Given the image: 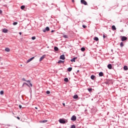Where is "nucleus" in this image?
I'll use <instances>...</instances> for the list:
<instances>
[{"label": "nucleus", "mask_w": 128, "mask_h": 128, "mask_svg": "<svg viewBox=\"0 0 128 128\" xmlns=\"http://www.w3.org/2000/svg\"><path fill=\"white\" fill-rule=\"evenodd\" d=\"M72 68H68V72H72Z\"/></svg>", "instance_id": "aec40b11"}, {"label": "nucleus", "mask_w": 128, "mask_h": 128, "mask_svg": "<svg viewBox=\"0 0 128 128\" xmlns=\"http://www.w3.org/2000/svg\"><path fill=\"white\" fill-rule=\"evenodd\" d=\"M46 94H50V91H46Z\"/></svg>", "instance_id": "2f4dec72"}, {"label": "nucleus", "mask_w": 128, "mask_h": 128, "mask_svg": "<svg viewBox=\"0 0 128 128\" xmlns=\"http://www.w3.org/2000/svg\"><path fill=\"white\" fill-rule=\"evenodd\" d=\"M76 128V126H74V125H72V126H71V128Z\"/></svg>", "instance_id": "473e14b6"}, {"label": "nucleus", "mask_w": 128, "mask_h": 128, "mask_svg": "<svg viewBox=\"0 0 128 128\" xmlns=\"http://www.w3.org/2000/svg\"><path fill=\"white\" fill-rule=\"evenodd\" d=\"M80 2L82 4H84V6H88V2H86L85 0H81Z\"/></svg>", "instance_id": "f03ea898"}, {"label": "nucleus", "mask_w": 128, "mask_h": 128, "mask_svg": "<svg viewBox=\"0 0 128 128\" xmlns=\"http://www.w3.org/2000/svg\"><path fill=\"white\" fill-rule=\"evenodd\" d=\"M43 32H46V30H44Z\"/></svg>", "instance_id": "09e8293b"}, {"label": "nucleus", "mask_w": 128, "mask_h": 128, "mask_svg": "<svg viewBox=\"0 0 128 128\" xmlns=\"http://www.w3.org/2000/svg\"><path fill=\"white\" fill-rule=\"evenodd\" d=\"M46 30L47 32H48L50 30V28L46 27Z\"/></svg>", "instance_id": "cd10ccee"}, {"label": "nucleus", "mask_w": 128, "mask_h": 128, "mask_svg": "<svg viewBox=\"0 0 128 128\" xmlns=\"http://www.w3.org/2000/svg\"><path fill=\"white\" fill-rule=\"evenodd\" d=\"M124 70H128V66H124Z\"/></svg>", "instance_id": "6ab92c4d"}, {"label": "nucleus", "mask_w": 128, "mask_h": 128, "mask_svg": "<svg viewBox=\"0 0 128 128\" xmlns=\"http://www.w3.org/2000/svg\"><path fill=\"white\" fill-rule=\"evenodd\" d=\"M63 37H64L65 38H68V36L67 35L63 36Z\"/></svg>", "instance_id": "c756f323"}, {"label": "nucleus", "mask_w": 128, "mask_h": 128, "mask_svg": "<svg viewBox=\"0 0 128 128\" xmlns=\"http://www.w3.org/2000/svg\"><path fill=\"white\" fill-rule=\"evenodd\" d=\"M46 56V54L43 55L40 58V62H42V60H44V58Z\"/></svg>", "instance_id": "0eeeda50"}, {"label": "nucleus", "mask_w": 128, "mask_h": 128, "mask_svg": "<svg viewBox=\"0 0 128 128\" xmlns=\"http://www.w3.org/2000/svg\"><path fill=\"white\" fill-rule=\"evenodd\" d=\"M72 2H74V0H72Z\"/></svg>", "instance_id": "37998d69"}, {"label": "nucleus", "mask_w": 128, "mask_h": 128, "mask_svg": "<svg viewBox=\"0 0 128 128\" xmlns=\"http://www.w3.org/2000/svg\"><path fill=\"white\" fill-rule=\"evenodd\" d=\"M54 50H56V52H58V48L56 46H55L54 48Z\"/></svg>", "instance_id": "412c9836"}, {"label": "nucleus", "mask_w": 128, "mask_h": 128, "mask_svg": "<svg viewBox=\"0 0 128 128\" xmlns=\"http://www.w3.org/2000/svg\"><path fill=\"white\" fill-rule=\"evenodd\" d=\"M62 104H63L64 106H66V104L64 103H63Z\"/></svg>", "instance_id": "58836bf2"}, {"label": "nucleus", "mask_w": 128, "mask_h": 128, "mask_svg": "<svg viewBox=\"0 0 128 128\" xmlns=\"http://www.w3.org/2000/svg\"><path fill=\"white\" fill-rule=\"evenodd\" d=\"M88 90L90 92H92V88H90L88 89Z\"/></svg>", "instance_id": "a878e982"}, {"label": "nucleus", "mask_w": 128, "mask_h": 128, "mask_svg": "<svg viewBox=\"0 0 128 128\" xmlns=\"http://www.w3.org/2000/svg\"><path fill=\"white\" fill-rule=\"evenodd\" d=\"M17 118H18V120H20V117H17Z\"/></svg>", "instance_id": "a19ab883"}, {"label": "nucleus", "mask_w": 128, "mask_h": 128, "mask_svg": "<svg viewBox=\"0 0 128 128\" xmlns=\"http://www.w3.org/2000/svg\"><path fill=\"white\" fill-rule=\"evenodd\" d=\"M24 8H26V6H20L21 10H24Z\"/></svg>", "instance_id": "bb28decb"}, {"label": "nucleus", "mask_w": 128, "mask_h": 128, "mask_svg": "<svg viewBox=\"0 0 128 128\" xmlns=\"http://www.w3.org/2000/svg\"><path fill=\"white\" fill-rule=\"evenodd\" d=\"M76 58H74L71 60V62H76Z\"/></svg>", "instance_id": "f8f14e48"}, {"label": "nucleus", "mask_w": 128, "mask_h": 128, "mask_svg": "<svg viewBox=\"0 0 128 128\" xmlns=\"http://www.w3.org/2000/svg\"><path fill=\"white\" fill-rule=\"evenodd\" d=\"M94 40H96V42H98V38L94 37Z\"/></svg>", "instance_id": "a211bd4d"}, {"label": "nucleus", "mask_w": 128, "mask_h": 128, "mask_svg": "<svg viewBox=\"0 0 128 128\" xmlns=\"http://www.w3.org/2000/svg\"><path fill=\"white\" fill-rule=\"evenodd\" d=\"M36 110H38V108L37 107H35Z\"/></svg>", "instance_id": "a18cd8bd"}, {"label": "nucleus", "mask_w": 128, "mask_h": 128, "mask_svg": "<svg viewBox=\"0 0 128 128\" xmlns=\"http://www.w3.org/2000/svg\"><path fill=\"white\" fill-rule=\"evenodd\" d=\"M5 50L6 52H10V48H5Z\"/></svg>", "instance_id": "4468645a"}, {"label": "nucleus", "mask_w": 128, "mask_h": 128, "mask_svg": "<svg viewBox=\"0 0 128 128\" xmlns=\"http://www.w3.org/2000/svg\"><path fill=\"white\" fill-rule=\"evenodd\" d=\"M2 14V10H0V14Z\"/></svg>", "instance_id": "4c0bfd02"}, {"label": "nucleus", "mask_w": 128, "mask_h": 128, "mask_svg": "<svg viewBox=\"0 0 128 128\" xmlns=\"http://www.w3.org/2000/svg\"><path fill=\"white\" fill-rule=\"evenodd\" d=\"M22 80H24V82H28V84H30V86H32V83H30V80H26V79L24 78H22Z\"/></svg>", "instance_id": "f257e3e1"}, {"label": "nucleus", "mask_w": 128, "mask_h": 128, "mask_svg": "<svg viewBox=\"0 0 128 128\" xmlns=\"http://www.w3.org/2000/svg\"><path fill=\"white\" fill-rule=\"evenodd\" d=\"M128 40V38L124 36H122L121 38V40H122V42H124V40Z\"/></svg>", "instance_id": "7ed1b4c3"}, {"label": "nucleus", "mask_w": 128, "mask_h": 128, "mask_svg": "<svg viewBox=\"0 0 128 128\" xmlns=\"http://www.w3.org/2000/svg\"><path fill=\"white\" fill-rule=\"evenodd\" d=\"M120 46H121V48H122V46H124V43L122 42H120Z\"/></svg>", "instance_id": "393cba45"}, {"label": "nucleus", "mask_w": 128, "mask_h": 128, "mask_svg": "<svg viewBox=\"0 0 128 128\" xmlns=\"http://www.w3.org/2000/svg\"><path fill=\"white\" fill-rule=\"evenodd\" d=\"M8 32V30L7 29L4 28L2 30V32L4 33H6Z\"/></svg>", "instance_id": "9d476101"}, {"label": "nucleus", "mask_w": 128, "mask_h": 128, "mask_svg": "<svg viewBox=\"0 0 128 128\" xmlns=\"http://www.w3.org/2000/svg\"><path fill=\"white\" fill-rule=\"evenodd\" d=\"M19 34L20 36H22V32H20Z\"/></svg>", "instance_id": "c03bdc74"}, {"label": "nucleus", "mask_w": 128, "mask_h": 128, "mask_svg": "<svg viewBox=\"0 0 128 128\" xmlns=\"http://www.w3.org/2000/svg\"><path fill=\"white\" fill-rule=\"evenodd\" d=\"M64 62L62 60H60L58 62V64H64Z\"/></svg>", "instance_id": "4be33fe9"}, {"label": "nucleus", "mask_w": 128, "mask_h": 128, "mask_svg": "<svg viewBox=\"0 0 128 128\" xmlns=\"http://www.w3.org/2000/svg\"><path fill=\"white\" fill-rule=\"evenodd\" d=\"M99 76H104V73L102 72H100L99 73Z\"/></svg>", "instance_id": "dca6fc26"}, {"label": "nucleus", "mask_w": 128, "mask_h": 128, "mask_svg": "<svg viewBox=\"0 0 128 128\" xmlns=\"http://www.w3.org/2000/svg\"><path fill=\"white\" fill-rule=\"evenodd\" d=\"M82 28H86V25H83Z\"/></svg>", "instance_id": "f704fd0d"}, {"label": "nucleus", "mask_w": 128, "mask_h": 128, "mask_svg": "<svg viewBox=\"0 0 128 128\" xmlns=\"http://www.w3.org/2000/svg\"><path fill=\"white\" fill-rule=\"evenodd\" d=\"M24 84H26V86H28V84L26 82L24 83L23 86H24Z\"/></svg>", "instance_id": "72a5a7b5"}, {"label": "nucleus", "mask_w": 128, "mask_h": 128, "mask_svg": "<svg viewBox=\"0 0 128 128\" xmlns=\"http://www.w3.org/2000/svg\"><path fill=\"white\" fill-rule=\"evenodd\" d=\"M112 30H116V26L114 25L112 26Z\"/></svg>", "instance_id": "2eb2a0df"}, {"label": "nucleus", "mask_w": 128, "mask_h": 128, "mask_svg": "<svg viewBox=\"0 0 128 128\" xmlns=\"http://www.w3.org/2000/svg\"><path fill=\"white\" fill-rule=\"evenodd\" d=\"M32 39L33 40H36V36H32Z\"/></svg>", "instance_id": "7c9ffc66"}, {"label": "nucleus", "mask_w": 128, "mask_h": 128, "mask_svg": "<svg viewBox=\"0 0 128 128\" xmlns=\"http://www.w3.org/2000/svg\"><path fill=\"white\" fill-rule=\"evenodd\" d=\"M71 120H74V122L76 120V116H72V117L71 118Z\"/></svg>", "instance_id": "39448f33"}, {"label": "nucleus", "mask_w": 128, "mask_h": 128, "mask_svg": "<svg viewBox=\"0 0 128 128\" xmlns=\"http://www.w3.org/2000/svg\"><path fill=\"white\" fill-rule=\"evenodd\" d=\"M81 50H82V52H84L86 50V48H81Z\"/></svg>", "instance_id": "5701e85b"}, {"label": "nucleus", "mask_w": 128, "mask_h": 128, "mask_svg": "<svg viewBox=\"0 0 128 128\" xmlns=\"http://www.w3.org/2000/svg\"><path fill=\"white\" fill-rule=\"evenodd\" d=\"M60 60H66V57H64V55H62L60 56Z\"/></svg>", "instance_id": "6e6552de"}, {"label": "nucleus", "mask_w": 128, "mask_h": 128, "mask_svg": "<svg viewBox=\"0 0 128 128\" xmlns=\"http://www.w3.org/2000/svg\"><path fill=\"white\" fill-rule=\"evenodd\" d=\"M2 60V58L0 57V61Z\"/></svg>", "instance_id": "de8ad7c7"}, {"label": "nucleus", "mask_w": 128, "mask_h": 128, "mask_svg": "<svg viewBox=\"0 0 128 128\" xmlns=\"http://www.w3.org/2000/svg\"><path fill=\"white\" fill-rule=\"evenodd\" d=\"M13 24H14V26H16V24H18V22H14L13 23Z\"/></svg>", "instance_id": "c85d7f7f"}, {"label": "nucleus", "mask_w": 128, "mask_h": 128, "mask_svg": "<svg viewBox=\"0 0 128 128\" xmlns=\"http://www.w3.org/2000/svg\"><path fill=\"white\" fill-rule=\"evenodd\" d=\"M106 84H108V82H106Z\"/></svg>", "instance_id": "79ce46f5"}, {"label": "nucleus", "mask_w": 128, "mask_h": 128, "mask_svg": "<svg viewBox=\"0 0 128 128\" xmlns=\"http://www.w3.org/2000/svg\"><path fill=\"white\" fill-rule=\"evenodd\" d=\"M90 78L92 80H94V78H96V76H94V75H92L91 76Z\"/></svg>", "instance_id": "ddd939ff"}, {"label": "nucleus", "mask_w": 128, "mask_h": 128, "mask_svg": "<svg viewBox=\"0 0 128 128\" xmlns=\"http://www.w3.org/2000/svg\"><path fill=\"white\" fill-rule=\"evenodd\" d=\"M51 32H54V30H52Z\"/></svg>", "instance_id": "49530a36"}, {"label": "nucleus", "mask_w": 128, "mask_h": 128, "mask_svg": "<svg viewBox=\"0 0 128 128\" xmlns=\"http://www.w3.org/2000/svg\"><path fill=\"white\" fill-rule=\"evenodd\" d=\"M108 68H109V70H112V65L110 64H109L108 66Z\"/></svg>", "instance_id": "9b49d317"}, {"label": "nucleus", "mask_w": 128, "mask_h": 128, "mask_svg": "<svg viewBox=\"0 0 128 128\" xmlns=\"http://www.w3.org/2000/svg\"><path fill=\"white\" fill-rule=\"evenodd\" d=\"M19 108H22V105H20Z\"/></svg>", "instance_id": "ea45409f"}, {"label": "nucleus", "mask_w": 128, "mask_h": 128, "mask_svg": "<svg viewBox=\"0 0 128 128\" xmlns=\"http://www.w3.org/2000/svg\"><path fill=\"white\" fill-rule=\"evenodd\" d=\"M21 66H22V65H20Z\"/></svg>", "instance_id": "8fccbe9b"}, {"label": "nucleus", "mask_w": 128, "mask_h": 128, "mask_svg": "<svg viewBox=\"0 0 128 128\" xmlns=\"http://www.w3.org/2000/svg\"><path fill=\"white\" fill-rule=\"evenodd\" d=\"M34 57H32V58H30L27 60L26 64H28V62H32V60H34Z\"/></svg>", "instance_id": "423d86ee"}, {"label": "nucleus", "mask_w": 128, "mask_h": 128, "mask_svg": "<svg viewBox=\"0 0 128 128\" xmlns=\"http://www.w3.org/2000/svg\"><path fill=\"white\" fill-rule=\"evenodd\" d=\"M103 38H106V35L104 34L103 35Z\"/></svg>", "instance_id": "c9c22d12"}, {"label": "nucleus", "mask_w": 128, "mask_h": 128, "mask_svg": "<svg viewBox=\"0 0 128 128\" xmlns=\"http://www.w3.org/2000/svg\"><path fill=\"white\" fill-rule=\"evenodd\" d=\"M59 122H60V124H66V120L64 119H60Z\"/></svg>", "instance_id": "20e7f679"}, {"label": "nucleus", "mask_w": 128, "mask_h": 128, "mask_svg": "<svg viewBox=\"0 0 128 128\" xmlns=\"http://www.w3.org/2000/svg\"><path fill=\"white\" fill-rule=\"evenodd\" d=\"M73 98H74V100L78 98V94H76L73 96Z\"/></svg>", "instance_id": "1a4fd4ad"}, {"label": "nucleus", "mask_w": 128, "mask_h": 128, "mask_svg": "<svg viewBox=\"0 0 128 128\" xmlns=\"http://www.w3.org/2000/svg\"><path fill=\"white\" fill-rule=\"evenodd\" d=\"M0 94H4V91L2 90L0 92Z\"/></svg>", "instance_id": "e433bc0d"}, {"label": "nucleus", "mask_w": 128, "mask_h": 128, "mask_svg": "<svg viewBox=\"0 0 128 128\" xmlns=\"http://www.w3.org/2000/svg\"><path fill=\"white\" fill-rule=\"evenodd\" d=\"M64 81L66 82H68V78H64Z\"/></svg>", "instance_id": "b1692460"}, {"label": "nucleus", "mask_w": 128, "mask_h": 128, "mask_svg": "<svg viewBox=\"0 0 128 128\" xmlns=\"http://www.w3.org/2000/svg\"><path fill=\"white\" fill-rule=\"evenodd\" d=\"M40 122H42V124H44L46 122H48V120H44L40 121Z\"/></svg>", "instance_id": "f3484780"}]
</instances>
